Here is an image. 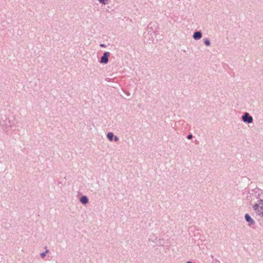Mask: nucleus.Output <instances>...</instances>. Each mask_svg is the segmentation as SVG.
<instances>
[{
	"mask_svg": "<svg viewBox=\"0 0 263 263\" xmlns=\"http://www.w3.org/2000/svg\"><path fill=\"white\" fill-rule=\"evenodd\" d=\"M250 196H247V200L251 201L252 200L255 199H258V200L263 198L262 190L259 188H255L249 192Z\"/></svg>",
	"mask_w": 263,
	"mask_h": 263,
	"instance_id": "obj_1",
	"label": "nucleus"
},
{
	"mask_svg": "<svg viewBox=\"0 0 263 263\" xmlns=\"http://www.w3.org/2000/svg\"><path fill=\"white\" fill-rule=\"evenodd\" d=\"M258 202L253 205V210L256 214V218H257L258 217L263 218V199H260Z\"/></svg>",
	"mask_w": 263,
	"mask_h": 263,
	"instance_id": "obj_2",
	"label": "nucleus"
},
{
	"mask_svg": "<svg viewBox=\"0 0 263 263\" xmlns=\"http://www.w3.org/2000/svg\"><path fill=\"white\" fill-rule=\"evenodd\" d=\"M245 219L246 221L248 223V226L252 228H254V226L255 225V220L251 217L250 215L248 213L245 214L244 216Z\"/></svg>",
	"mask_w": 263,
	"mask_h": 263,
	"instance_id": "obj_3",
	"label": "nucleus"
},
{
	"mask_svg": "<svg viewBox=\"0 0 263 263\" xmlns=\"http://www.w3.org/2000/svg\"><path fill=\"white\" fill-rule=\"evenodd\" d=\"M242 120L245 122L250 123L252 122L253 118L252 117L250 116L248 113H246L242 116Z\"/></svg>",
	"mask_w": 263,
	"mask_h": 263,
	"instance_id": "obj_4",
	"label": "nucleus"
},
{
	"mask_svg": "<svg viewBox=\"0 0 263 263\" xmlns=\"http://www.w3.org/2000/svg\"><path fill=\"white\" fill-rule=\"evenodd\" d=\"M80 202L83 205L87 204L89 202L88 197L86 195H82L79 199Z\"/></svg>",
	"mask_w": 263,
	"mask_h": 263,
	"instance_id": "obj_5",
	"label": "nucleus"
},
{
	"mask_svg": "<svg viewBox=\"0 0 263 263\" xmlns=\"http://www.w3.org/2000/svg\"><path fill=\"white\" fill-rule=\"evenodd\" d=\"M109 55V52H105L101 58L100 62L102 63H107L108 62V57Z\"/></svg>",
	"mask_w": 263,
	"mask_h": 263,
	"instance_id": "obj_6",
	"label": "nucleus"
},
{
	"mask_svg": "<svg viewBox=\"0 0 263 263\" xmlns=\"http://www.w3.org/2000/svg\"><path fill=\"white\" fill-rule=\"evenodd\" d=\"M202 36L201 33L199 31H197L194 33L193 37L195 40H199L201 39Z\"/></svg>",
	"mask_w": 263,
	"mask_h": 263,
	"instance_id": "obj_7",
	"label": "nucleus"
},
{
	"mask_svg": "<svg viewBox=\"0 0 263 263\" xmlns=\"http://www.w3.org/2000/svg\"><path fill=\"white\" fill-rule=\"evenodd\" d=\"M107 137L110 141H112L113 137H114V135L111 133H108Z\"/></svg>",
	"mask_w": 263,
	"mask_h": 263,
	"instance_id": "obj_8",
	"label": "nucleus"
},
{
	"mask_svg": "<svg viewBox=\"0 0 263 263\" xmlns=\"http://www.w3.org/2000/svg\"><path fill=\"white\" fill-rule=\"evenodd\" d=\"M259 223V225L263 228V219H257Z\"/></svg>",
	"mask_w": 263,
	"mask_h": 263,
	"instance_id": "obj_9",
	"label": "nucleus"
},
{
	"mask_svg": "<svg viewBox=\"0 0 263 263\" xmlns=\"http://www.w3.org/2000/svg\"><path fill=\"white\" fill-rule=\"evenodd\" d=\"M46 254L44 252H42V253H41L40 254V256H41L42 258H44L46 256Z\"/></svg>",
	"mask_w": 263,
	"mask_h": 263,
	"instance_id": "obj_10",
	"label": "nucleus"
},
{
	"mask_svg": "<svg viewBox=\"0 0 263 263\" xmlns=\"http://www.w3.org/2000/svg\"><path fill=\"white\" fill-rule=\"evenodd\" d=\"M204 43H205V45H207V46H209L210 44V41L209 40H206L204 41Z\"/></svg>",
	"mask_w": 263,
	"mask_h": 263,
	"instance_id": "obj_11",
	"label": "nucleus"
},
{
	"mask_svg": "<svg viewBox=\"0 0 263 263\" xmlns=\"http://www.w3.org/2000/svg\"><path fill=\"white\" fill-rule=\"evenodd\" d=\"M101 3L105 4L107 0H98Z\"/></svg>",
	"mask_w": 263,
	"mask_h": 263,
	"instance_id": "obj_12",
	"label": "nucleus"
},
{
	"mask_svg": "<svg viewBox=\"0 0 263 263\" xmlns=\"http://www.w3.org/2000/svg\"><path fill=\"white\" fill-rule=\"evenodd\" d=\"M192 137V135H189L188 136H187V139H191Z\"/></svg>",
	"mask_w": 263,
	"mask_h": 263,
	"instance_id": "obj_13",
	"label": "nucleus"
},
{
	"mask_svg": "<svg viewBox=\"0 0 263 263\" xmlns=\"http://www.w3.org/2000/svg\"><path fill=\"white\" fill-rule=\"evenodd\" d=\"M49 252V250L46 249L45 251H44L45 253L46 254Z\"/></svg>",
	"mask_w": 263,
	"mask_h": 263,
	"instance_id": "obj_14",
	"label": "nucleus"
},
{
	"mask_svg": "<svg viewBox=\"0 0 263 263\" xmlns=\"http://www.w3.org/2000/svg\"><path fill=\"white\" fill-rule=\"evenodd\" d=\"M186 263H193L192 261H187Z\"/></svg>",
	"mask_w": 263,
	"mask_h": 263,
	"instance_id": "obj_15",
	"label": "nucleus"
},
{
	"mask_svg": "<svg viewBox=\"0 0 263 263\" xmlns=\"http://www.w3.org/2000/svg\"><path fill=\"white\" fill-rule=\"evenodd\" d=\"M115 141H117L118 140V138L115 137Z\"/></svg>",
	"mask_w": 263,
	"mask_h": 263,
	"instance_id": "obj_16",
	"label": "nucleus"
}]
</instances>
